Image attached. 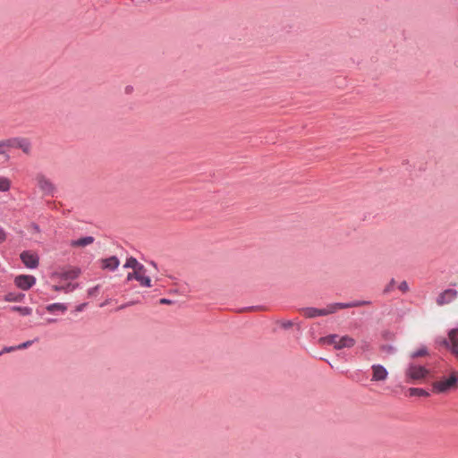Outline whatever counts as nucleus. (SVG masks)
Listing matches in <instances>:
<instances>
[{"label": "nucleus", "mask_w": 458, "mask_h": 458, "mask_svg": "<svg viewBox=\"0 0 458 458\" xmlns=\"http://www.w3.org/2000/svg\"><path fill=\"white\" fill-rule=\"evenodd\" d=\"M97 291H98V286H96V287H94V288L90 289V290L89 291V294H94Z\"/></svg>", "instance_id": "nucleus-36"}, {"label": "nucleus", "mask_w": 458, "mask_h": 458, "mask_svg": "<svg viewBox=\"0 0 458 458\" xmlns=\"http://www.w3.org/2000/svg\"><path fill=\"white\" fill-rule=\"evenodd\" d=\"M15 285L21 290H29L36 283V278L33 276L20 275L14 279Z\"/></svg>", "instance_id": "nucleus-7"}, {"label": "nucleus", "mask_w": 458, "mask_h": 458, "mask_svg": "<svg viewBox=\"0 0 458 458\" xmlns=\"http://www.w3.org/2000/svg\"><path fill=\"white\" fill-rule=\"evenodd\" d=\"M133 303H134V302H129V303H127V304H124V305H123V306L119 307V308H118V310H121V309H123V308H125V307L131 306V305H132Z\"/></svg>", "instance_id": "nucleus-37"}, {"label": "nucleus", "mask_w": 458, "mask_h": 458, "mask_svg": "<svg viewBox=\"0 0 458 458\" xmlns=\"http://www.w3.org/2000/svg\"><path fill=\"white\" fill-rule=\"evenodd\" d=\"M3 354L2 351L0 352V356Z\"/></svg>", "instance_id": "nucleus-39"}, {"label": "nucleus", "mask_w": 458, "mask_h": 458, "mask_svg": "<svg viewBox=\"0 0 458 458\" xmlns=\"http://www.w3.org/2000/svg\"><path fill=\"white\" fill-rule=\"evenodd\" d=\"M77 287V284H72L71 282L68 283H59L55 285H53V290L55 292H64V293H71Z\"/></svg>", "instance_id": "nucleus-17"}, {"label": "nucleus", "mask_w": 458, "mask_h": 458, "mask_svg": "<svg viewBox=\"0 0 458 458\" xmlns=\"http://www.w3.org/2000/svg\"><path fill=\"white\" fill-rule=\"evenodd\" d=\"M94 238L92 236H86L78 240H72L70 245L74 248H83L93 243Z\"/></svg>", "instance_id": "nucleus-16"}, {"label": "nucleus", "mask_w": 458, "mask_h": 458, "mask_svg": "<svg viewBox=\"0 0 458 458\" xmlns=\"http://www.w3.org/2000/svg\"><path fill=\"white\" fill-rule=\"evenodd\" d=\"M356 344L354 338L349 335L339 336L338 345L336 350H342L344 348H352Z\"/></svg>", "instance_id": "nucleus-14"}, {"label": "nucleus", "mask_w": 458, "mask_h": 458, "mask_svg": "<svg viewBox=\"0 0 458 458\" xmlns=\"http://www.w3.org/2000/svg\"><path fill=\"white\" fill-rule=\"evenodd\" d=\"M132 279H134V270H132V272H131V273H129V274L127 275V277H126V280H127V281H131V280H132Z\"/></svg>", "instance_id": "nucleus-33"}, {"label": "nucleus", "mask_w": 458, "mask_h": 458, "mask_svg": "<svg viewBox=\"0 0 458 458\" xmlns=\"http://www.w3.org/2000/svg\"><path fill=\"white\" fill-rule=\"evenodd\" d=\"M451 348V352L454 355H455L456 357H458V347H454V346H450Z\"/></svg>", "instance_id": "nucleus-32"}, {"label": "nucleus", "mask_w": 458, "mask_h": 458, "mask_svg": "<svg viewBox=\"0 0 458 458\" xmlns=\"http://www.w3.org/2000/svg\"><path fill=\"white\" fill-rule=\"evenodd\" d=\"M23 298H24L23 293H9L4 296V301H13V302H20L23 300Z\"/></svg>", "instance_id": "nucleus-20"}, {"label": "nucleus", "mask_w": 458, "mask_h": 458, "mask_svg": "<svg viewBox=\"0 0 458 458\" xmlns=\"http://www.w3.org/2000/svg\"><path fill=\"white\" fill-rule=\"evenodd\" d=\"M34 181L43 195L54 196L55 186L44 174L38 173L34 177Z\"/></svg>", "instance_id": "nucleus-5"}, {"label": "nucleus", "mask_w": 458, "mask_h": 458, "mask_svg": "<svg viewBox=\"0 0 458 458\" xmlns=\"http://www.w3.org/2000/svg\"><path fill=\"white\" fill-rule=\"evenodd\" d=\"M301 313L304 317L312 318L318 316H327L334 314L335 313V304L331 303L327 305L325 309L306 308L301 310Z\"/></svg>", "instance_id": "nucleus-6"}, {"label": "nucleus", "mask_w": 458, "mask_h": 458, "mask_svg": "<svg viewBox=\"0 0 458 458\" xmlns=\"http://www.w3.org/2000/svg\"><path fill=\"white\" fill-rule=\"evenodd\" d=\"M398 288L403 293H407L410 290L408 283L406 281L401 282L400 284L398 285Z\"/></svg>", "instance_id": "nucleus-27"}, {"label": "nucleus", "mask_w": 458, "mask_h": 458, "mask_svg": "<svg viewBox=\"0 0 458 458\" xmlns=\"http://www.w3.org/2000/svg\"><path fill=\"white\" fill-rule=\"evenodd\" d=\"M429 375V370L424 366L410 363L405 369L407 382L418 383L423 381Z\"/></svg>", "instance_id": "nucleus-2"}, {"label": "nucleus", "mask_w": 458, "mask_h": 458, "mask_svg": "<svg viewBox=\"0 0 458 458\" xmlns=\"http://www.w3.org/2000/svg\"><path fill=\"white\" fill-rule=\"evenodd\" d=\"M458 388V372L452 371L446 378H441L432 383V390L436 394H445Z\"/></svg>", "instance_id": "nucleus-1"}, {"label": "nucleus", "mask_w": 458, "mask_h": 458, "mask_svg": "<svg viewBox=\"0 0 458 458\" xmlns=\"http://www.w3.org/2000/svg\"><path fill=\"white\" fill-rule=\"evenodd\" d=\"M33 342L34 341H27L25 343H22V344L17 345V349L22 350V349L28 348L29 346H30L33 344Z\"/></svg>", "instance_id": "nucleus-28"}, {"label": "nucleus", "mask_w": 458, "mask_h": 458, "mask_svg": "<svg viewBox=\"0 0 458 458\" xmlns=\"http://www.w3.org/2000/svg\"><path fill=\"white\" fill-rule=\"evenodd\" d=\"M456 296H457L456 290L447 289V290L444 291L442 293H440V295L437 299V303L439 306L448 304L452 301H454L456 298Z\"/></svg>", "instance_id": "nucleus-10"}, {"label": "nucleus", "mask_w": 458, "mask_h": 458, "mask_svg": "<svg viewBox=\"0 0 458 458\" xmlns=\"http://www.w3.org/2000/svg\"><path fill=\"white\" fill-rule=\"evenodd\" d=\"M5 240L6 233L2 227H0V243L4 242Z\"/></svg>", "instance_id": "nucleus-29"}, {"label": "nucleus", "mask_w": 458, "mask_h": 458, "mask_svg": "<svg viewBox=\"0 0 458 458\" xmlns=\"http://www.w3.org/2000/svg\"><path fill=\"white\" fill-rule=\"evenodd\" d=\"M369 303L370 302L368 301H351V302H346V303L337 302V303H334V304H335V312H336L338 310L360 307V306H364V305H369Z\"/></svg>", "instance_id": "nucleus-13"}, {"label": "nucleus", "mask_w": 458, "mask_h": 458, "mask_svg": "<svg viewBox=\"0 0 458 458\" xmlns=\"http://www.w3.org/2000/svg\"><path fill=\"white\" fill-rule=\"evenodd\" d=\"M119 264V259L115 256L102 259V267L104 269L115 270Z\"/></svg>", "instance_id": "nucleus-15"}, {"label": "nucleus", "mask_w": 458, "mask_h": 458, "mask_svg": "<svg viewBox=\"0 0 458 458\" xmlns=\"http://www.w3.org/2000/svg\"><path fill=\"white\" fill-rule=\"evenodd\" d=\"M428 354V351L425 347L420 348V350L413 352L411 353V358L415 359L418 357H422Z\"/></svg>", "instance_id": "nucleus-25"}, {"label": "nucleus", "mask_w": 458, "mask_h": 458, "mask_svg": "<svg viewBox=\"0 0 458 458\" xmlns=\"http://www.w3.org/2000/svg\"><path fill=\"white\" fill-rule=\"evenodd\" d=\"M21 259L29 268H36L38 266V256L31 251H23L21 253Z\"/></svg>", "instance_id": "nucleus-8"}, {"label": "nucleus", "mask_w": 458, "mask_h": 458, "mask_svg": "<svg viewBox=\"0 0 458 458\" xmlns=\"http://www.w3.org/2000/svg\"><path fill=\"white\" fill-rule=\"evenodd\" d=\"M394 284H395V280L394 279H391L389 284L385 287L384 293H391L393 288H394Z\"/></svg>", "instance_id": "nucleus-26"}, {"label": "nucleus", "mask_w": 458, "mask_h": 458, "mask_svg": "<svg viewBox=\"0 0 458 458\" xmlns=\"http://www.w3.org/2000/svg\"><path fill=\"white\" fill-rule=\"evenodd\" d=\"M441 343L447 348L458 347V328L451 329L448 333V339L444 338Z\"/></svg>", "instance_id": "nucleus-12"}, {"label": "nucleus", "mask_w": 458, "mask_h": 458, "mask_svg": "<svg viewBox=\"0 0 458 458\" xmlns=\"http://www.w3.org/2000/svg\"><path fill=\"white\" fill-rule=\"evenodd\" d=\"M107 303H108V301H106V302H105V303H103V304H101V306H104V305H106V304H107Z\"/></svg>", "instance_id": "nucleus-38"}, {"label": "nucleus", "mask_w": 458, "mask_h": 458, "mask_svg": "<svg viewBox=\"0 0 458 458\" xmlns=\"http://www.w3.org/2000/svg\"><path fill=\"white\" fill-rule=\"evenodd\" d=\"M16 350H18V349H17V346L4 347V348L2 350V352H3V354H4V353L11 352H13V351H16Z\"/></svg>", "instance_id": "nucleus-30"}, {"label": "nucleus", "mask_w": 458, "mask_h": 458, "mask_svg": "<svg viewBox=\"0 0 458 458\" xmlns=\"http://www.w3.org/2000/svg\"><path fill=\"white\" fill-rule=\"evenodd\" d=\"M13 311H17L22 316H28L30 315L32 312L31 308L29 307H20V306H13L11 308Z\"/></svg>", "instance_id": "nucleus-24"}, {"label": "nucleus", "mask_w": 458, "mask_h": 458, "mask_svg": "<svg viewBox=\"0 0 458 458\" xmlns=\"http://www.w3.org/2000/svg\"><path fill=\"white\" fill-rule=\"evenodd\" d=\"M338 341L339 335H330L319 339L320 344L333 345L335 349H336V346L338 345Z\"/></svg>", "instance_id": "nucleus-18"}, {"label": "nucleus", "mask_w": 458, "mask_h": 458, "mask_svg": "<svg viewBox=\"0 0 458 458\" xmlns=\"http://www.w3.org/2000/svg\"><path fill=\"white\" fill-rule=\"evenodd\" d=\"M159 302H160L161 304H170V303H172V301H171L170 300H167V299H161V300L159 301Z\"/></svg>", "instance_id": "nucleus-34"}, {"label": "nucleus", "mask_w": 458, "mask_h": 458, "mask_svg": "<svg viewBox=\"0 0 458 458\" xmlns=\"http://www.w3.org/2000/svg\"><path fill=\"white\" fill-rule=\"evenodd\" d=\"M81 274V269L73 267H62L56 271H55L51 278L59 283L72 281L77 278Z\"/></svg>", "instance_id": "nucleus-4"}, {"label": "nucleus", "mask_w": 458, "mask_h": 458, "mask_svg": "<svg viewBox=\"0 0 458 458\" xmlns=\"http://www.w3.org/2000/svg\"><path fill=\"white\" fill-rule=\"evenodd\" d=\"M123 267L126 268H131L132 270L136 271L141 269L143 265L140 263L135 258L131 257L127 259Z\"/></svg>", "instance_id": "nucleus-19"}, {"label": "nucleus", "mask_w": 458, "mask_h": 458, "mask_svg": "<svg viewBox=\"0 0 458 458\" xmlns=\"http://www.w3.org/2000/svg\"><path fill=\"white\" fill-rule=\"evenodd\" d=\"M5 144L4 140H0V155H3L5 153Z\"/></svg>", "instance_id": "nucleus-31"}, {"label": "nucleus", "mask_w": 458, "mask_h": 458, "mask_svg": "<svg viewBox=\"0 0 458 458\" xmlns=\"http://www.w3.org/2000/svg\"><path fill=\"white\" fill-rule=\"evenodd\" d=\"M134 279L143 287H151V279L147 276V270L143 266L141 269L134 271Z\"/></svg>", "instance_id": "nucleus-9"}, {"label": "nucleus", "mask_w": 458, "mask_h": 458, "mask_svg": "<svg viewBox=\"0 0 458 458\" xmlns=\"http://www.w3.org/2000/svg\"><path fill=\"white\" fill-rule=\"evenodd\" d=\"M371 369H372V378H371L372 381H383V380L386 379V377L388 376V372L385 367L377 364V365H373L371 367Z\"/></svg>", "instance_id": "nucleus-11"}, {"label": "nucleus", "mask_w": 458, "mask_h": 458, "mask_svg": "<svg viewBox=\"0 0 458 458\" xmlns=\"http://www.w3.org/2000/svg\"><path fill=\"white\" fill-rule=\"evenodd\" d=\"M31 227L33 228V230H34L35 232H37V233H38V232H39V227H38V225H36V224H32V225H31Z\"/></svg>", "instance_id": "nucleus-35"}, {"label": "nucleus", "mask_w": 458, "mask_h": 458, "mask_svg": "<svg viewBox=\"0 0 458 458\" xmlns=\"http://www.w3.org/2000/svg\"><path fill=\"white\" fill-rule=\"evenodd\" d=\"M408 392L410 396L428 397L429 395V394L422 388L411 387Z\"/></svg>", "instance_id": "nucleus-22"}, {"label": "nucleus", "mask_w": 458, "mask_h": 458, "mask_svg": "<svg viewBox=\"0 0 458 458\" xmlns=\"http://www.w3.org/2000/svg\"><path fill=\"white\" fill-rule=\"evenodd\" d=\"M5 150L7 148L21 149L25 155L30 156L32 152V144L28 138L13 137L4 140Z\"/></svg>", "instance_id": "nucleus-3"}, {"label": "nucleus", "mask_w": 458, "mask_h": 458, "mask_svg": "<svg viewBox=\"0 0 458 458\" xmlns=\"http://www.w3.org/2000/svg\"><path fill=\"white\" fill-rule=\"evenodd\" d=\"M11 180L4 176H0V191H8L11 188Z\"/></svg>", "instance_id": "nucleus-23"}, {"label": "nucleus", "mask_w": 458, "mask_h": 458, "mask_svg": "<svg viewBox=\"0 0 458 458\" xmlns=\"http://www.w3.org/2000/svg\"><path fill=\"white\" fill-rule=\"evenodd\" d=\"M46 310L48 311V312H54V311H61V312H64L66 311L67 310V307L63 304V303H53V304H49L46 307Z\"/></svg>", "instance_id": "nucleus-21"}]
</instances>
